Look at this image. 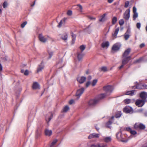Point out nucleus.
Wrapping results in <instances>:
<instances>
[{"label": "nucleus", "mask_w": 147, "mask_h": 147, "mask_svg": "<svg viewBox=\"0 0 147 147\" xmlns=\"http://www.w3.org/2000/svg\"><path fill=\"white\" fill-rule=\"evenodd\" d=\"M131 134L135 135L137 134L136 132L134 130H131L130 133Z\"/></svg>", "instance_id": "obj_51"}, {"label": "nucleus", "mask_w": 147, "mask_h": 147, "mask_svg": "<svg viewBox=\"0 0 147 147\" xmlns=\"http://www.w3.org/2000/svg\"><path fill=\"white\" fill-rule=\"evenodd\" d=\"M67 14L68 16H71L72 14V11H71L69 10L68 11Z\"/></svg>", "instance_id": "obj_45"}, {"label": "nucleus", "mask_w": 147, "mask_h": 147, "mask_svg": "<svg viewBox=\"0 0 147 147\" xmlns=\"http://www.w3.org/2000/svg\"><path fill=\"white\" fill-rule=\"evenodd\" d=\"M71 34L72 38V42L73 44H74L75 41L76 36L72 32H71Z\"/></svg>", "instance_id": "obj_25"}, {"label": "nucleus", "mask_w": 147, "mask_h": 147, "mask_svg": "<svg viewBox=\"0 0 147 147\" xmlns=\"http://www.w3.org/2000/svg\"><path fill=\"white\" fill-rule=\"evenodd\" d=\"M27 22H24L23 23H22L21 25V26L22 28H23L25 26L26 24H27Z\"/></svg>", "instance_id": "obj_43"}, {"label": "nucleus", "mask_w": 147, "mask_h": 147, "mask_svg": "<svg viewBox=\"0 0 147 147\" xmlns=\"http://www.w3.org/2000/svg\"><path fill=\"white\" fill-rule=\"evenodd\" d=\"M3 60L5 61H7L8 60L7 57V56L3 58Z\"/></svg>", "instance_id": "obj_57"}, {"label": "nucleus", "mask_w": 147, "mask_h": 147, "mask_svg": "<svg viewBox=\"0 0 147 147\" xmlns=\"http://www.w3.org/2000/svg\"><path fill=\"white\" fill-rule=\"evenodd\" d=\"M135 91V90L127 91L126 92L125 94L126 95L133 96L134 94Z\"/></svg>", "instance_id": "obj_21"}, {"label": "nucleus", "mask_w": 147, "mask_h": 147, "mask_svg": "<svg viewBox=\"0 0 147 147\" xmlns=\"http://www.w3.org/2000/svg\"><path fill=\"white\" fill-rule=\"evenodd\" d=\"M42 62L40 64L38 65V67L37 68V73H38L40 71H42V70L44 68V66L42 65Z\"/></svg>", "instance_id": "obj_19"}, {"label": "nucleus", "mask_w": 147, "mask_h": 147, "mask_svg": "<svg viewBox=\"0 0 147 147\" xmlns=\"http://www.w3.org/2000/svg\"><path fill=\"white\" fill-rule=\"evenodd\" d=\"M48 52L49 55V58H51L53 55V52H49V51H48Z\"/></svg>", "instance_id": "obj_47"}, {"label": "nucleus", "mask_w": 147, "mask_h": 147, "mask_svg": "<svg viewBox=\"0 0 147 147\" xmlns=\"http://www.w3.org/2000/svg\"><path fill=\"white\" fill-rule=\"evenodd\" d=\"M7 2L5 1L3 3V6L4 8L7 7Z\"/></svg>", "instance_id": "obj_41"}, {"label": "nucleus", "mask_w": 147, "mask_h": 147, "mask_svg": "<svg viewBox=\"0 0 147 147\" xmlns=\"http://www.w3.org/2000/svg\"><path fill=\"white\" fill-rule=\"evenodd\" d=\"M136 88L138 89H147V85L145 84H138L136 85Z\"/></svg>", "instance_id": "obj_12"}, {"label": "nucleus", "mask_w": 147, "mask_h": 147, "mask_svg": "<svg viewBox=\"0 0 147 147\" xmlns=\"http://www.w3.org/2000/svg\"><path fill=\"white\" fill-rule=\"evenodd\" d=\"M90 25L87 28L85 29V31L88 32H91V28L90 29Z\"/></svg>", "instance_id": "obj_40"}, {"label": "nucleus", "mask_w": 147, "mask_h": 147, "mask_svg": "<svg viewBox=\"0 0 147 147\" xmlns=\"http://www.w3.org/2000/svg\"><path fill=\"white\" fill-rule=\"evenodd\" d=\"M78 6L79 7L81 11L82 10V5L80 4H78Z\"/></svg>", "instance_id": "obj_60"}, {"label": "nucleus", "mask_w": 147, "mask_h": 147, "mask_svg": "<svg viewBox=\"0 0 147 147\" xmlns=\"http://www.w3.org/2000/svg\"><path fill=\"white\" fill-rule=\"evenodd\" d=\"M91 84V82L88 81L86 84L85 86L86 88L88 87Z\"/></svg>", "instance_id": "obj_44"}, {"label": "nucleus", "mask_w": 147, "mask_h": 147, "mask_svg": "<svg viewBox=\"0 0 147 147\" xmlns=\"http://www.w3.org/2000/svg\"><path fill=\"white\" fill-rule=\"evenodd\" d=\"M121 111H118L116 112L115 117L116 118H119L121 116ZM114 117V116H112L111 117V119H113Z\"/></svg>", "instance_id": "obj_18"}, {"label": "nucleus", "mask_w": 147, "mask_h": 147, "mask_svg": "<svg viewBox=\"0 0 147 147\" xmlns=\"http://www.w3.org/2000/svg\"><path fill=\"white\" fill-rule=\"evenodd\" d=\"M61 38L64 40H67V35L66 33H64L61 35Z\"/></svg>", "instance_id": "obj_22"}, {"label": "nucleus", "mask_w": 147, "mask_h": 147, "mask_svg": "<svg viewBox=\"0 0 147 147\" xmlns=\"http://www.w3.org/2000/svg\"><path fill=\"white\" fill-rule=\"evenodd\" d=\"M80 49L81 51V52H82L85 49V46L82 45L80 47Z\"/></svg>", "instance_id": "obj_33"}, {"label": "nucleus", "mask_w": 147, "mask_h": 147, "mask_svg": "<svg viewBox=\"0 0 147 147\" xmlns=\"http://www.w3.org/2000/svg\"><path fill=\"white\" fill-rule=\"evenodd\" d=\"M69 109V107L67 105L65 106L63 109L62 111L63 112H66Z\"/></svg>", "instance_id": "obj_32"}, {"label": "nucleus", "mask_w": 147, "mask_h": 147, "mask_svg": "<svg viewBox=\"0 0 147 147\" xmlns=\"http://www.w3.org/2000/svg\"><path fill=\"white\" fill-rule=\"evenodd\" d=\"M74 102V100L73 99H71L69 101V103L70 105H71Z\"/></svg>", "instance_id": "obj_54"}, {"label": "nucleus", "mask_w": 147, "mask_h": 147, "mask_svg": "<svg viewBox=\"0 0 147 147\" xmlns=\"http://www.w3.org/2000/svg\"><path fill=\"white\" fill-rule=\"evenodd\" d=\"M103 90L106 93H111L113 89V87L111 86H107L103 87Z\"/></svg>", "instance_id": "obj_5"}, {"label": "nucleus", "mask_w": 147, "mask_h": 147, "mask_svg": "<svg viewBox=\"0 0 147 147\" xmlns=\"http://www.w3.org/2000/svg\"><path fill=\"white\" fill-rule=\"evenodd\" d=\"M24 74L25 75H28V70H26L24 72Z\"/></svg>", "instance_id": "obj_55"}, {"label": "nucleus", "mask_w": 147, "mask_h": 147, "mask_svg": "<svg viewBox=\"0 0 147 147\" xmlns=\"http://www.w3.org/2000/svg\"><path fill=\"white\" fill-rule=\"evenodd\" d=\"M45 134L46 136H50L52 133V131L51 130L46 129L45 131Z\"/></svg>", "instance_id": "obj_23"}, {"label": "nucleus", "mask_w": 147, "mask_h": 147, "mask_svg": "<svg viewBox=\"0 0 147 147\" xmlns=\"http://www.w3.org/2000/svg\"><path fill=\"white\" fill-rule=\"evenodd\" d=\"M119 30V28L118 27L115 30L114 33L112 34V37L113 39L117 37V35Z\"/></svg>", "instance_id": "obj_16"}, {"label": "nucleus", "mask_w": 147, "mask_h": 147, "mask_svg": "<svg viewBox=\"0 0 147 147\" xmlns=\"http://www.w3.org/2000/svg\"><path fill=\"white\" fill-rule=\"evenodd\" d=\"M62 24H63L62 20H61L60 21V22L59 23V25L58 26V27H60L61 26Z\"/></svg>", "instance_id": "obj_52"}, {"label": "nucleus", "mask_w": 147, "mask_h": 147, "mask_svg": "<svg viewBox=\"0 0 147 147\" xmlns=\"http://www.w3.org/2000/svg\"><path fill=\"white\" fill-rule=\"evenodd\" d=\"M88 104L89 106H91L92 105V99H90L88 102Z\"/></svg>", "instance_id": "obj_48"}, {"label": "nucleus", "mask_w": 147, "mask_h": 147, "mask_svg": "<svg viewBox=\"0 0 147 147\" xmlns=\"http://www.w3.org/2000/svg\"><path fill=\"white\" fill-rule=\"evenodd\" d=\"M131 31L129 29H128L126 32L125 33L124 36L125 39L127 40L130 36Z\"/></svg>", "instance_id": "obj_9"}, {"label": "nucleus", "mask_w": 147, "mask_h": 147, "mask_svg": "<svg viewBox=\"0 0 147 147\" xmlns=\"http://www.w3.org/2000/svg\"><path fill=\"white\" fill-rule=\"evenodd\" d=\"M112 122L109 120L108 122H107L106 124V126L107 127L110 128V125L112 124Z\"/></svg>", "instance_id": "obj_28"}, {"label": "nucleus", "mask_w": 147, "mask_h": 147, "mask_svg": "<svg viewBox=\"0 0 147 147\" xmlns=\"http://www.w3.org/2000/svg\"><path fill=\"white\" fill-rule=\"evenodd\" d=\"M86 80V78L84 76L79 77L77 78V81L81 84L84 83Z\"/></svg>", "instance_id": "obj_14"}, {"label": "nucleus", "mask_w": 147, "mask_h": 147, "mask_svg": "<svg viewBox=\"0 0 147 147\" xmlns=\"http://www.w3.org/2000/svg\"><path fill=\"white\" fill-rule=\"evenodd\" d=\"M101 46L103 48L108 47L109 46V42L108 41H106L105 42H103L102 43Z\"/></svg>", "instance_id": "obj_24"}, {"label": "nucleus", "mask_w": 147, "mask_h": 147, "mask_svg": "<svg viewBox=\"0 0 147 147\" xmlns=\"http://www.w3.org/2000/svg\"><path fill=\"white\" fill-rule=\"evenodd\" d=\"M107 96L106 93L101 94L98 95L97 97L92 100V107L96 104L100 100L104 98Z\"/></svg>", "instance_id": "obj_1"}, {"label": "nucleus", "mask_w": 147, "mask_h": 147, "mask_svg": "<svg viewBox=\"0 0 147 147\" xmlns=\"http://www.w3.org/2000/svg\"><path fill=\"white\" fill-rule=\"evenodd\" d=\"M90 73V72L89 70H87L86 72V74L87 75L89 74Z\"/></svg>", "instance_id": "obj_59"}, {"label": "nucleus", "mask_w": 147, "mask_h": 147, "mask_svg": "<svg viewBox=\"0 0 147 147\" xmlns=\"http://www.w3.org/2000/svg\"><path fill=\"white\" fill-rule=\"evenodd\" d=\"M133 13H137L136 9L135 7H133Z\"/></svg>", "instance_id": "obj_56"}, {"label": "nucleus", "mask_w": 147, "mask_h": 147, "mask_svg": "<svg viewBox=\"0 0 147 147\" xmlns=\"http://www.w3.org/2000/svg\"><path fill=\"white\" fill-rule=\"evenodd\" d=\"M106 15L107 14L106 13H104L102 16H101V17H103L104 18H105V17Z\"/></svg>", "instance_id": "obj_63"}, {"label": "nucleus", "mask_w": 147, "mask_h": 147, "mask_svg": "<svg viewBox=\"0 0 147 147\" xmlns=\"http://www.w3.org/2000/svg\"><path fill=\"white\" fill-rule=\"evenodd\" d=\"M122 64L125 65L127 64L131 59V56H129L126 57H123Z\"/></svg>", "instance_id": "obj_11"}, {"label": "nucleus", "mask_w": 147, "mask_h": 147, "mask_svg": "<svg viewBox=\"0 0 147 147\" xmlns=\"http://www.w3.org/2000/svg\"><path fill=\"white\" fill-rule=\"evenodd\" d=\"M145 102L142 100L138 99L136 102L135 104L139 107H142L144 105Z\"/></svg>", "instance_id": "obj_8"}, {"label": "nucleus", "mask_w": 147, "mask_h": 147, "mask_svg": "<svg viewBox=\"0 0 147 147\" xmlns=\"http://www.w3.org/2000/svg\"><path fill=\"white\" fill-rule=\"evenodd\" d=\"M38 38L39 40L42 42H46L47 38H45L41 34H39L38 36Z\"/></svg>", "instance_id": "obj_17"}, {"label": "nucleus", "mask_w": 147, "mask_h": 147, "mask_svg": "<svg viewBox=\"0 0 147 147\" xmlns=\"http://www.w3.org/2000/svg\"><path fill=\"white\" fill-rule=\"evenodd\" d=\"M130 10L128 9L126 10L124 13L123 18L126 20H128L130 17Z\"/></svg>", "instance_id": "obj_6"}, {"label": "nucleus", "mask_w": 147, "mask_h": 147, "mask_svg": "<svg viewBox=\"0 0 147 147\" xmlns=\"http://www.w3.org/2000/svg\"><path fill=\"white\" fill-rule=\"evenodd\" d=\"M101 71L104 72H106L108 71L107 68L105 66H103L102 67L100 68Z\"/></svg>", "instance_id": "obj_34"}, {"label": "nucleus", "mask_w": 147, "mask_h": 147, "mask_svg": "<svg viewBox=\"0 0 147 147\" xmlns=\"http://www.w3.org/2000/svg\"><path fill=\"white\" fill-rule=\"evenodd\" d=\"M57 140H54L51 143L50 145V147H52V146L57 143Z\"/></svg>", "instance_id": "obj_37"}, {"label": "nucleus", "mask_w": 147, "mask_h": 147, "mask_svg": "<svg viewBox=\"0 0 147 147\" xmlns=\"http://www.w3.org/2000/svg\"><path fill=\"white\" fill-rule=\"evenodd\" d=\"M130 51L131 49L130 48H128L126 49L123 54V57H127V55H129Z\"/></svg>", "instance_id": "obj_15"}, {"label": "nucleus", "mask_w": 147, "mask_h": 147, "mask_svg": "<svg viewBox=\"0 0 147 147\" xmlns=\"http://www.w3.org/2000/svg\"><path fill=\"white\" fill-rule=\"evenodd\" d=\"M145 46V45L144 43H142L140 45V48H142Z\"/></svg>", "instance_id": "obj_61"}, {"label": "nucleus", "mask_w": 147, "mask_h": 147, "mask_svg": "<svg viewBox=\"0 0 147 147\" xmlns=\"http://www.w3.org/2000/svg\"><path fill=\"white\" fill-rule=\"evenodd\" d=\"M78 58L79 61H80L84 55L82 53H80L78 52Z\"/></svg>", "instance_id": "obj_27"}, {"label": "nucleus", "mask_w": 147, "mask_h": 147, "mask_svg": "<svg viewBox=\"0 0 147 147\" xmlns=\"http://www.w3.org/2000/svg\"><path fill=\"white\" fill-rule=\"evenodd\" d=\"M99 136V134H96L95 133L92 134V138H98Z\"/></svg>", "instance_id": "obj_36"}, {"label": "nucleus", "mask_w": 147, "mask_h": 147, "mask_svg": "<svg viewBox=\"0 0 147 147\" xmlns=\"http://www.w3.org/2000/svg\"><path fill=\"white\" fill-rule=\"evenodd\" d=\"M119 22L120 26H122L124 24V22L123 19H121L119 20Z\"/></svg>", "instance_id": "obj_39"}, {"label": "nucleus", "mask_w": 147, "mask_h": 147, "mask_svg": "<svg viewBox=\"0 0 147 147\" xmlns=\"http://www.w3.org/2000/svg\"><path fill=\"white\" fill-rule=\"evenodd\" d=\"M142 60V58H140L137 60L135 62L136 63H140V62H141Z\"/></svg>", "instance_id": "obj_50"}, {"label": "nucleus", "mask_w": 147, "mask_h": 147, "mask_svg": "<svg viewBox=\"0 0 147 147\" xmlns=\"http://www.w3.org/2000/svg\"><path fill=\"white\" fill-rule=\"evenodd\" d=\"M126 131H128L130 133L131 131L132 130L129 127H127L126 128Z\"/></svg>", "instance_id": "obj_53"}, {"label": "nucleus", "mask_w": 147, "mask_h": 147, "mask_svg": "<svg viewBox=\"0 0 147 147\" xmlns=\"http://www.w3.org/2000/svg\"><path fill=\"white\" fill-rule=\"evenodd\" d=\"M135 128L136 129L143 130L145 128V126L141 123H136L134 126Z\"/></svg>", "instance_id": "obj_3"}, {"label": "nucleus", "mask_w": 147, "mask_h": 147, "mask_svg": "<svg viewBox=\"0 0 147 147\" xmlns=\"http://www.w3.org/2000/svg\"><path fill=\"white\" fill-rule=\"evenodd\" d=\"M133 20H134L138 17V14L137 13H133Z\"/></svg>", "instance_id": "obj_35"}, {"label": "nucleus", "mask_w": 147, "mask_h": 147, "mask_svg": "<svg viewBox=\"0 0 147 147\" xmlns=\"http://www.w3.org/2000/svg\"><path fill=\"white\" fill-rule=\"evenodd\" d=\"M142 147H147V143L145 144Z\"/></svg>", "instance_id": "obj_64"}, {"label": "nucleus", "mask_w": 147, "mask_h": 147, "mask_svg": "<svg viewBox=\"0 0 147 147\" xmlns=\"http://www.w3.org/2000/svg\"><path fill=\"white\" fill-rule=\"evenodd\" d=\"M85 90V88H82L78 89L76 92V96L77 97V100H78L80 96L84 93Z\"/></svg>", "instance_id": "obj_2"}, {"label": "nucleus", "mask_w": 147, "mask_h": 147, "mask_svg": "<svg viewBox=\"0 0 147 147\" xmlns=\"http://www.w3.org/2000/svg\"><path fill=\"white\" fill-rule=\"evenodd\" d=\"M124 65V64H122L118 68L119 69H120L123 67Z\"/></svg>", "instance_id": "obj_58"}, {"label": "nucleus", "mask_w": 147, "mask_h": 147, "mask_svg": "<svg viewBox=\"0 0 147 147\" xmlns=\"http://www.w3.org/2000/svg\"><path fill=\"white\" fill-rule=\"evenodd\" d=\"M114 0H108L107 2L109 3H111Z\"/></svg>", "instance_id": "obj_62"}, {"label": "nucleus", "mask_w": 147, "mask_h": 147, "mask_svg": "<svg viewBox=\"0 0 147 147\" xmlns=\"http://www.w3.org/2000/svg\"><path fill=\"white\" fill-rule=\"evenodd\" d=\"M129 4V1H126L125 3L124 7L125 8H127L128 7Z\"/></svg>", "instance_id": "obj_42"}, {"label": "nucleus", "mask_w": 147, "mask_h": 147, "mask_svg": "<svg viewBox=\"0 0 147 147\" xmlns=\"http://www.w3.org/2000/svg\"><path fill=\"white\" fill-rule=\"evenodd\" d=\"M117 18L115 17H114L112 19V24L114 25L115 24L116 22H117Z\"/></svg>", "instance_id": "obj_30"}, {"label": "nucleus", "mask_w": 147, "mask_h": 147, "mask_svg": "<svg viewBox=\"0 0 147 147\" xmlns=\"http://www.w3.org/2000/svg\"><path fill=\"white\" fill-rule=\"evenodd\" d=\"M123 112L126 113H132L133 111L132 108L129 106H126L123 109Z\"/></svg>", "instance_id": "obj_7"}, {"label": "nucleus", "mask_w": 147, "mask_h": 147, "mask_svg": "<svg viewBox=\"0 0 147 147\" xmlns=\"http://www.w3.org/2000/svg\"><path fill=\"white\" fill-rule=\"evenodd\" d=\"M104 140L105 142H108L111 141V138L110 137H106L104 138Z\"/></svg>", "instance_id": "obj_29"}, {"label": "nucleus", "mask_w": 147, "mask_h": 147, "mask_svg": "<svg viewBox=\"0 0 147 147\" xmlns=\"http://www.w3.org/2000/svg\"><path fill=\"white\" fill-rule=\"evenodd\" d=\"M121 45L120 43H117L113 46L112 48V51L113 52L118 51L120 49Z\"/></svg>", "instance_id": "obj_4"}, {"label": "nucleus", "mask_w": 147, "mask_h": 147, "mask_svg": "<svg viewBox=\"0 0 147 147\" xmlns=\"http://www.w3.org/2000/svg\"><path fill=\"white\" fill-rule=\"evenodd\" d=\"M98 82V80L95 79L92 80V86H95Z\"/></svg>", "instance_id": "obj_38"}, {"label": "nucleus", "mask_w": 147, "mask_h": 147, "mask_svg": "<svg viewBox=\"0 0 147 147\" xmlns=\"http://www.w3.org/2000/svg\"><path fill=\"white\" fill-rule=\"evenodd\" d=\"M107 145L103 144H99L97 145L92 144V147H107Z\"/></svg>", "instance_id": "obj_26"}, {"label": "nucleus", "mask_w": 147, "mask_h": 147, "mask_svg": "<svg viewBox=\"0 0 147 147\" xmlns=\"http://www.w3.org/2000/svg\"><path fill=\"white\" fill-rule=\"evenodd\" d=\"M122 136L123 135L121 132H119L116 134L117 138L118 139L120 140L122 142H127V140H123V138Z\"/></svg>", "instance_id": "obj_13"}, {"label": "nucleus", "mask_w": 147, "mask_h": 147, "mask_svg": "<svg viewBox=\"0 0 147 147\" xmlns=\"http://www.w3.org/2000/svg\"><path fill=\"white\" fill-rule=\"evenodd\" d=\"M99 20L101 22H104L105 21V18L100 17V18L99 19Z\"/></svg>", "instance_id": "obj_46"}, {"label": "nucleus", "mask_w": 147, "mask_h": 147, "mask_svg": "<svg viewBox=\"0 0 147 147\" xmlns=\"http://www.w3.org/2000/svg\"><path fill=\"white\" fill-rule=\"evenodd\" d=\"M136 26L138 28L140 29L141 27V24L140 23H138L136 24Z\"/></svg>", "instance_id": "obj_49"}, {"label": "nucleus", "mask_w": 147, "mask_h": 147, "mask_svg": "<svg viewBox=\"0 0 147 147\" xmlns=\"http://www.w3.org/2000/svg\"><path fill=\"white\" fill-rule=\"evenodd\" d=\"M123 102L125 104L130 103L131 102V100L129 99H126L123 100Z\"/></svg>", "instance_id": "obj_31"}, {"label": "nucleus", "mask_w": 147, "mask_h": 147, "mask_svg": "<svg viewBox=\"0 0 147 147\" xmlns=\"http://www.w3.org/2000/svg\"><path fill=\"white\" fill-rule=\"evenodd\" d=\"M32 87L33 89H36L39 88V85L37 82H35L33 83Z\"/></svg>", "instance_id": "obj_20"}, {"label": "nucleus", "mask_w": 147, "mask_h": 147, "mask_svg": "<svg viewBox=\"0 0 147 147\" xmlns=\"http://www.w3.org/2000/svg\"><path fill=\"white\" fill-rule=\"evenodd\" d=\"M140 97L142 100L146 102L147 98V93L144 92H141L140 94Z\"/></svg>", "instance_id": "obj_10"}]
</instances>
